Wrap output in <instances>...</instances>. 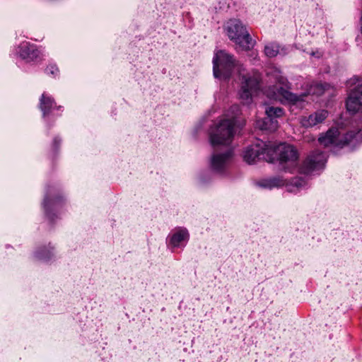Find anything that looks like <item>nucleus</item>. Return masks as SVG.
<instances>
[{
    "instance_id": "obj_1",
    "label": "nucleus",
    "mask_w": 362,
    "mask_h": 362,
    "mask_svg": "<svg viewBox=\"0 0 362 362\" xmlns=\"http://www.w3.org/2000/svg\"><path fill=\"white\" fill-rule=\"evenodd\" d=\"M213 73L216 78L228 79L236 69L241 76V87L239 97L242 102L249 105L252 103V96L260 88L261 74L258 71H252L243 74V65L237 61L233 55L225 50L215 52L213 57Z\"/></svg>"
},
{
    "instance_id": "obj_2",
    "label": "nucleus",
    "mask_w": 362,
    "mask_h": 362,
    "mask_svg": "<svg viewBox=\"0 0 362 362\" xmlns=\"http://www.w3.org/2000/svg\"><path fill=\"white\" fill-rule=\"evenodd\" d=\"M271 82H275L276 84L269 86L264 90L267 96L271 99L280 101H286L292 105H300L304 102L305 98L310 95H322L327 87V84L316 83L310 85L309 90L300 95L294 94L286 88H289L288 80L281 74L280 70L276 68L272 69L267 74Z\"/></svg>"
},
{
    "instance_id": "obj_3",
    "label": "nucleus",
    "mask_w": 362,
    "mask_h": 362,
    "mask_svg": "<svg viewBox=\"0 0 362 362\" xmlns=\"http://www.w3.org/2000/svg\"><path fill=\"white\" fill-rule=\"evenodd\" d=\"M226 30L229 39L242 50L248 51L254 47L255 40H252L245 25L240 20H229L226 23Z\"/></svg>"
},
{
    "instance_id": "obj_4",
    "label": "nucleus",
    "mask_w": 362,
    "mask_h": 362,
    "mask_svg": "<svg viewBox=\"0 0 362 362\" xmlns=\"http://www.w3.org/2000/svg\"><path fill=\"white\" fill-rule=\"evenodd\" d=\"M320 144L324 146H340L346 144L355 146L362 141V132H350L345 135H341L337 128L329 129L325 134L319 137Z\"/></svg>"
},
{
    "instance_id": "obj_5",
    "label": "nucleus",
    "mask_w": 362,
    "mask_h": 362,
    "mask_svg": "<svg viewBox=\"0 0 362 362\" xmlns=\"http://www.w3.org/2000/svg\"><path fill=\"white\" fill-rule=\"evenodd\" d=\"M236 117L234 115L221 120L210 132V143L215 147L226 146L231 143L234 134Z\"/></svg>"
},
{
    "instance_id": "obj_6",
    "label": "nucleus",
    "mask_w": 362,
    "mask_h": 362,
    "mask_svg": "<svg viewBox=\"0 0 362 362\" xmlns=\"http://www.w3.org/2000/svg\"><path fill=\"white\" fill-rule=\"evenodd\" d=\"M274 147L272 144H266L258 141L257 144L246 148L243 158L245 161L249 164L255 163L257 160H265L272 162L274 159Z\"/></svg>"
},
{
    "instance_id": "obj_7",
    "label": "nucleus",
    "mask_w": 362,
    "mask_h": 362,
    "mask_svg": "<svg viewBox=\"0 0 362 362\" xmlns=\"http://www.w3.org/2000/svg\"><path fill=\"white\" fill-rule=\"evenodd\" d=\"M274 147V153L276 151L281 168L285 172L293 173L297 167L298 152L297 149L291 144H281L276 148Z\"/></svg>"
},
{
    "instance_id": "obj_8",
    "label": "nucleus",
    "mask_w": 362,
    "mask_h": 362,
    "mask_svg": "<svg viewBox=\"0 0 362 362\" xmlns=\"http://www.w3.org/2000/svg\"><path fill=\"white\" fill-rule=\"evenodd\" d=\"M349 93L346 100V109L355 114L362 112V78L354 76L348 81Z\"/></svg>"
},
{
    "instance_id": "obj_9",
    "label": "nucleus",
    "mask_w": 362,
    "mask_h": 362,
    "mask_svg": "<svg viewBox=\"0 0 362 362\" xmlns=\"http://www.w3.org/2000/svg\"><path fill=\"white\" fill-rule=\"evenodd\" d=\"M305 185V181L299 177L293 178L288 182L286 179L279 176L264 179L259 182L261 187L269 189L285 186L288 192L293 193L298 192Z\"/></svg>"
},
{
    "instance_id": "obj_10",
    "label": "nucleus",
    "mask_w": 362,
    "mask_h": 362,
    "mask_svg": "<svg viewBox=\"0 0 362 362\" xmlns=\"http://www.w3.org/2000/svg\"><path fill=\"white\" fill-rule=\"evenodd\" d=\"M267 117L263 120H257L256 125L262 130L275 131L278 128L277 118L281 117L284 111L279 107L269 106L265 109Z\"/></svg>"
},
{
    "instance_id": "obj_11",
    "label": "nucleus",
    "mask_w": 362,
    "mask_h": 362,
    "mask_svg": "<svg viewBox=\"0 0 362 362\" xmlns=\"http://www.w3.org/2000/svg\"><path fill=\"white\" fill-rule=\"evenodd\" d=\"M326 161L325 154L320 151H315L310 153L304 160L300 168V172L305 175H310L315 171L322 169Z\"/></svg>"
},
{
    "instance_id": "obj_12",
    "label": "nucleus",
    "mask_w": 362,
    "mask_h": 362,
    "mask_svg": "<svg viewBox=\"0 0 362 362\" xmlns=\"http://www.w3.org/2000/svg\"><path fill=\"white\" fill-rule=\"evenodd\" d=\"M232 158L231 151H228L224 153L214 154L211 158V167L216 172H221L228 166Z\"/></svg>"
},
{
    "instance_id": "obj_13",
    "label": "nucleus",
    "mask_w": 362,
    "mask_h": 362,
    "mask_svg": "<svg viewBox=\"0 0 362 362\" xmlns=\"http://www.w3.org/2000/svg\"><path fill=\"white\" fill-rule=\"evenodd\" d=\"M328 115V111L319 110L308 116L302 117L300 119V122L304 127H313L322 123L327 119Z\"/></svg>"
},
{
    "instance_id": "obj_14",
    "label": "nucleus",
    "mask_w": 362,
    "mask_h": 362,
    "mask_svg": "<svg viewBox=\"0 0 362 362\" xmlns=\"http://www.w3.org/2000/svg\"><path fill=\"white\" fill-rule=\"evenodd\" d=\"M19 56L27 61H34L40 57V52L35 46L28 42H23L19 46Z\"/></svg>"
},
{
    "instance_id": "obj_15",
    "label": "nucleus",
    "mask_w": 362,
    "mask_h": 362,
    "mask_svg": "<svg viewBox=\"0 0 362 362\" xmlns=\"http://www.w3.org/2000/svg\"><path fill=\"white\" fill-rule=\"evenodd\" d=\"M188 230L185 228L176 229L170 238V245L174 247H178L186 244L189 240Z\"/></svg>"
},
{
    "instance_id": "obj_16",
    "label": "nucleus",
    "mask_w": 362,
    "mask_h": 362,
    "mask_svg": "<svg viewBox=\"0 0 362 362\" xmlns=\"http://www.w3.org/2000/svg\"><path fill=\"white\" fill-rule=\"evenodd\" d=\"M54 103V100L52 98L47 96L45 93L42 95L40 103V108L42 110L44 117L49 112L53 107Z\"/></svg>"
},
{
    "instance_id": "obj_17",
    "label": "nucleus",
    "mask_w": 362,
    "mask_h": 362,
    "mask_svg": "<svg viewBox=\"0 0 362 362\" xmlns=\"http://www.w3.org/2000/svg\"><path fill=\"white\" fill-rule=\"evenodd\" d=\"M279 45L275 42H269L264 46V54L268 57H274L280 52Z\"/></svg>"
},
{
    "instance_id": "obj_18",
    "label": "nucleus",
    "mask_w": 362,
    "mask_h": 362,
    "mask_svg": "<svg viewBox=\"0 0 362 362\" xmlns=\"http://www.w3.org/2000/svg\"><path fill=\"white\" fill-rule=\"evenodd\" d=\"M36 255L40 259L48 260L52 256V252L46 249H42L37 252Z\"/></svg>"
},
{
    "instance_id": "obj_19",
    "label": "nucleus",
    "mask_w": 362,
    "mask_h": 362,
    "mask_svg": "<svg viewBox=\"0 0 362 362\" xmlns=\"http://www.w3.org/2000/svg\"><path fill=\"white\" fill-rule=\"evenodd\" d=\"M45 71L48 75L54 76L59 72V69L55 65H49L47 67Z\"/></svg>"
},
{
    "instance_id": "obj_20",
    "label": "nucleus",
    "mask_w": 362,
    "mask_h": 362,
    "mask_svg": "<svg viewBox=\"0 0 362 362\" xmlns=\"http://www.w3.org/2000/svg\"><path fill=\"white\" fill-rule=\"evenodd\" d=\"M49 204V200L48 197L47 195L45 197V198L43 205H44V208H45V209L46 211V213H47V216H49V214H48Z\"/></svg>"
},
{
    "instance_id": "obj_21",
    "label": "nucleus",
    "mask_w": 362,
    "mask_h": 362,
    "mask_svg": "<svg viewBox=\"0 0 362 362\" xmlns=\"http://www.w3.org/2000/svg\"><path fill=\"white\" fill-rule=\"evenodd\" d=\"M231 110L233 111V113L237 115V113L239 112V107L237 105H234L231 107Z\"/></svg>"
}]
</instances>
